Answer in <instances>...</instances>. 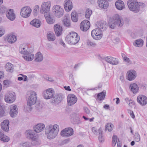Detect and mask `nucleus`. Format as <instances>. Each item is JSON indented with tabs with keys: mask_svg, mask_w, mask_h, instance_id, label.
<instances>
[{
	"mask_svg": "<svg viewBox=\"0 0 147 147\" xmlns=\"http://www.w3.org/2000/svg\"><path fill=\"white\" fill-rule=\"evenodd\" d=\"M59 130V126L57 124L48 125L45 129V133L48 138H55L57 136Z\"/></svg>",
	"mask_w": 147,
	"mask_h": 147,
	"instance_id": "1",
	"label": "nucleus"
},
{
	"mask_svg": "<svg viewBox=\"0 0 147 147\" xmlns=\"http://www.w3.org/2000/svg\"><path fill=\"white\" fill-rule=\"evenodd\" d=\"M124 24V22L122 18L119 15H114L111 18L109 22V25L111 29H114L117 26L121 27Z\"/></svg>",
	"mask_w": 147,
	"mask_h": 147,
	"instance_id": "2",
	"label": "nucleus"
},
{
	"mask_svg": "<svg viewBox=\"0 0 147 147\" xmlns=\"http://www.w3.org/2000/svg\"><path fill=\"white\" fill-rule=\"evenodd\" d=\"M127 4L129 10L135 13H137L140 8H143L145 6V4L138 3L137 0H128Z\"/></svg>",
	"mask_w": 147,
	"mask_h": 147,
	"instance_id": "3",
	"label": "nucleus"
},
{
	"mask_svg": "<svg viewBox=\"0 0 147 147\" xmlns=\"http://www.w3.org/2000/svg\"><path fill=\"white\" fill-rule=\"evenodd\" d=\"M65 39L69 44L75 45L78 42L80 37L77 33L71 32L66 36Z\"/></svg>",
	"mask_w": 147,
	"mask_h": 147,
	"instance_id": "4",
	"label": "nucleus"
},
{
	"mask_svg": "<svg viewBox=\"0 0 147 147\" xmlns=\"http://www.w3.org/2000/svg\"><path fill=\"white\" fill-rule=\"evenodd\" d=\"M27 99V105L29 106L34 105L36 101V94L33 91L27 92L26 95Z\"/></svg>",
	"mask_w": 147,
	"mask_h": 147,
	"instance_id": "5",
	"label": "nucleus"
},
{
	"mask_svg": "<svg viewBox=\"0 0 147 147\" xmlns=\"http://www.w3.org/2000/svg\"><path fill=\"white\" fill-rule=\"evenodd\" d=\"M53 11L55 16L57 18L62 17L64 14L63 9L58 5H55L53 6Z\"/></svg>",
	"mask_w": 147,
	"mask_h": 147,
	"instance_id": "6",
	"label": "nucleus"
},
{
	"mask_svg": "<svg viewBox=\"0 0 147 147\" xmlns=\"http://www.w3.org/2000/svg\"><path fill=\"white\" fill-rule=\"evenodd\" d=\"M51 3L50 1H48L47 2H43L41 5L40 11L41 13H44V15L45 13H49Z\"/></svg>",
	"mask_w": 147,
	"mask_h": 147,
	"instance_id": "7",
	"label": "nucleus"
},
{
	"mask_svg": "<svg viewBox=\"0 0 147 147\" xmlns=\"http://www.w3.org/2000/svg\"><path fill=\"white\" fill-rule=\"evenodd\" d=\"M16 98V96L14 92H9L5 95L4 100L6 102L11 103L14 101Z\"/></svg>",
	"mask_w": 147,
	"mask_h": 147,
	"instance_id": "8",
	"label": "nucleus"
},
{
	"mask_svg": "<svg viewBox=\"0 0 147 147\" xmlns=\"http://www.w3.org/2000/svg\"><path fill=\"white\" fill-rule=\"evenodd\" d=\"M31 11L32 9L29 7H24L21 9L20 15L23 18H28L30 16Z\"/></svg>",
	"mask_w": 147,
	"mask_h": 147,
	"instance_id": "9",
	"label": "nucleus"
},
{
	"mask_svg": "<svg viewBox=\"0 0 147 147\" xmlns=\"http://www.w3.org/2000/svg\"><path fill=\"white\" fill-rule=\"evenodd\" d=\"M102 30L98 28L93 30L91 32V34L92 37L96 40L100 39L102 37Z\"/></svg>",
	"mask_w": 147,
	"mask_h": 147,
	"instance_id": "10",
	"label": "nucleus"
},
{
	"mask_svg": "<svg viewBox=\"0 0 147 147\" xmlns=\"http://www.w3.org/2000/svg\"><path fill=\"white\" fill-rule=\"evenodd\" d=\"M27 137L29 139H31L33 141L38 142L37 136L34 131L32 130H28L26 131Z\"/></svg>",
	"mask_w": 147,
	"mask_h": 147,
	"instance_id": "11",
	"label": "nucleus"
},
{
	"mask_svg": "<svg viewBox=\"0 0 147 147\" xmlns=\"http://www.w3.org/2000/svg\"><path fill=\"white\" fill-rule=\"evenodd\" d=\"M60 134L63 137H69L73 135L74 131L71 127L67 128L63 130Z\"/></svg>",
	"mask_w": 147,
	"mask_h": 147,
	"instance_id": "12",
	"label": "nucleus"
},
{
	"mask_svg": "<svg viewBox=\"0 0 147 147\" xmlns=\"http://www.w3.org/2000/svg\"><path fill=\"white\" fill-rule=\"evenodd\" d=\"M90 26L89 21L87 20L83 21L80 24L81 30L84 32H86Z\"/></svg>",
	"mask_w": 147,
	"mask_h": 147,
	"instance_id": "13",
	"label": "nucleus"
},
{
	"mask_svg": "<svg viewBox=\"0 0 147 147\" xmlns=\"http://www.w3.org/2000/svg\"><path fill=\"white\" fill-rule=\"evenodd\" d=\"M43 94L45 98L49 99L53 98L54 92L53 89L49 88L46 91L44 92Z\"/></svg>",
	"mask_w": 147,
	"mask_h": 147,
	"instance_id": "14",
	"label": "nucleus"
},
{
	"mask_svg": "<svg viewBox=\"0 0 147 147\" xmlns=\"http://www.w3.org/2000/svg\"><path fill=\"white\" fill-rule=\"evenodd\" d=\"M77 99L76 96L73 94H69L67 97V102L69 105H71L75 104Z\"/></svg>",
	"mask_w": 147,
	"mask_h": 147,
	"instance_id": "15",
	"label": "nucleus"
},
{
	"mask_svg": "<svg viewBox=\"0 0 147 147\" xmlns=\"http://www.w3.org/2000/svg\"><path fill=\"white\" fill-rule=\"evenodd\" d=\"M137 102L141 105L144 106L147 103V98L144 95H140L137 97Z\"/></svg>",
	"mask_w": 147,
	"mask_h": 147,
	"instance_id": "16",
	"label": "nucleus"
},
{
	"mask_svg": "<svg viewBox=\"0 0 147 147\" xmlns=\"http://www.w3.org/2000/svg\"><path fill=\"white\" fill-rule=\"evenodd\" d=\"M7 18L11 21H13L16 18V15L13 9H8L6 13Z\"/></svg>",
	"mask_w": 147,
	"mask_h": 147,
	"instance_id": "17",
	"label": "nucleus"
},
{
	"mask_svg": "<svg viewBox=\"0 0 147 147\" xmlns=\"http://www.w3.org/2000/svg\"><path fill=\"white\" fill-rule=\"evenodd\" d=\"M127 79L129 81L134 80L136 77L137 74L136 72L134 70H130L127 72Z\"/></svg>",
	"mask_w": 147,
	"mask_h": 147,
	"instance_id": "18",
	"label": "nucleus"
},
{
	"mask_svg": "<svg viewBox=\"0 0 147 147\" xmlns=\"http://www.w3.org/2000/svg\"><path fill=\"white\" fill-rule=\"evenodd\" d=\"M18 109L16 105H11L10 107L9 114L10 116L14 117L17 115Z\"/></svg>",
	"mask_w": 147,
	"mask_h": 147,
	"instance_id": "19",
	"label": "nucleus"
},
{
	"mask_svg": "<svg viewBox=\"0 0 147 147\" xmlns=\"http://www.w3.org/2000/svg\"><path fill=\"white\" fill-rule=\"evenodd\" d=\"M104 59L107 62L112 65H116L119 63L117 59L111 56L106 57H105Z\"/></svg>",
	"mask_w": 147,
	"mask_h": 147,
	"instance_id": "20",
	"label": "nucleus"
},
{
	"mask_svg": "<svg viewBox=\"0 0 147 147\" xmlns=\"http://www.w3.org/2000/svg\"><path fill=\"white\" fill-rule=\"evenodd\" d=\"M96 24L97 27L102 31L105 30L107 27V24L106 22L104 21L97 22Z\"/></svg>",
	"mask_w": 147,
	"mask_h": 147,
	"instance_id": "21",
	"label": "nucleus"
},
{
	"mask_svg": "<svg viewBox=\"0 0 147 147\" xmlns=\"http://www.w3.org/2000/svg\"><path fill=\"white\" fill-rule=\"evenodd\" d=\"M9 43L12 44L15 42L17 40L16 37L13 34H9L6 37L5 39Z\"/></svg>",
	"mask_w": 147,
	"mask_h": 147,
	"instance_id": "22",
	"label": "nucleus"
},
{
	"mask_svg": "<svg viewBox=\"0 0 147 147\" xmlns=\"http://www.w3.org/2000/svg\"><path fill=\"white\" fill-rule=\"evenodd\" d=\"M45 127V126L44 124L39 123L34 126V130L36 133H39L43 130Z\"/></svg>",
	"mask_w": 147,
	"mask_h": 147,
	"instance_id": "23",
	"label": "nucleus"
},
{
	"mask_svg": "<svg viewBox=\"0 0 147 147\" xmlns=\"http://www.w3.org/2000/svg\"><path fill=\"white\" fill-rule=\"evenodd\" d=\"M64 6L67 11H71L72 8V3L70 0H66L64 2Z\"/></svg>",
	"mask_w": 147,
	"mask_h": 147,
	"instance_id": "24",
	"label": "nucleus"
},
{
	"mask_svg": "<svg viewBox=\"0 0 147 147\" xmlns=\"http://www.w3.org/2000/svg\"><path fill=\"white\" fill-rule=\"evenodd\" d=\"M2 129L4 131L8 132L9 131V122L8 120H4L1 124Z\"/></svg>",
	"mask_w": 147,
	"mask_h": 147,
	"instance_id": "25",
	"label": "nucleus"
},
{
	"mask_svg": "<svg viewBox=\"0 0 147 147\" xmlns=\"http://www.w3.org/2000/svg\"><path fill=\"white\" fill-rule=\"evenodd\" d=\"M98 3L100 7L105 9H107L109 5L108 2L106 0H98Z\"/></svg>",
	"mask_w": 147,
	"mask_h": 147,
	"instance_id": "26",
	"label": "nucleus"
},
{
	"mask_svg": "<svg viewBox=\"0 0 147 147\" xmlns=\"http://www.w3.org/2000/svg\"><path fill=\"white\" fill-rule=\"evenodd\" d=\"M54 30L56 35L58 36H60L62 33V28L60 25L56 24L54 27Z\"/></svg>",
	"mask_w": 147,
	"mask_h": 147,
	"instance_id": "27",
	"label": "nucleus"
},
{
	"mask_svg": "<svg viewBox=\"0 0 147 147\" xmlns=\"http://www.w3.org/2000/svg\"><path fill=\"white\" fill-rule=\"evenodd\" d=\"M46 21L48 24H52L55 23V19L52 17H51L49 13H45L44 15Z\"/></svg>",
	"mask_w": 147,
	"mask_h": 147,
	"instance_id": "28",
	"label": "nucleus"
},
{
	"mask_svg": "<svg viewBox=\"0 0 147 147\" xmlns=\"http://www.w3.org/2000/svg\"><path fill=\"white\" fill-rule=\"evenodd\" d=\"M115 4L116 8L119 10H122L125 8L124 3L121 0L116 1Z\"/></svg>",
	"mask_w": 147,
	"mask_h": 147,
	"instance_id": "29",
	"label": "nucleus"
},
{
	"mask_svg": "<svg viewBox=\"0 0 147 147\" xmlns=\"http://www.w3.org/2000/svg\"><path fill=\"white\" fill-rule=\"evenodd\" d=\"M63 98L62 95L61 94L56 95L53 97L52 102L53 103H59L62 100Z\"/></svg>",
	"mask_w": 147,
	"mask_h": 147,
	"instance_id": "30",
	"label": "nucleus"
},
{
	"mask_svg": "<svg viewBox=\"0 0 147 147\" xmlns=\"http://www.w3.org/2000/svg\"><path fill=\"white\" fill-rule=\"evenodd\" d=\"M129 88L130 89L131 92L133 93H136L138 90V87L136 84L135 83L131 84H130L129 86Z\"/></svg>",
	"mask_w": 147,
	"mask_h": 147,
	"instance_id": "31",
	"label": "nucleus"
},
{
	"mask_svg": "<svg viewBox=\"0 0 147 147\" xmlns=\"http://www.w3.org/2000/svg\"><path fill=\"white\" fill-rule=\"evenodd\" d=\"M9 140V138L5 135L2 130H0V140L3 142H7Z\"/></svg>",
	"mask_w": 147,
	"mask_h": 147,
	"instance_id": "32",
	"label": "nucleus"
},
{
	"mask_svg": "<svg viewBox=\"0 0 147 147\" xmlns=\"http://www.w3.org/2000/svg\"><path fill=\"white\" fill-rule=\"evenodd\" d=\"M63 23L65 26L67 27L70 26V20L69 17L67 16H64L63 20Z\"/></svg>",
	"mask_w": 147,
	"mask_h": 147,
	"instance_id": "33",
	"label": "nucleus"
},
{
	"mask_svg": "<svg viewBox=\"0 0 147 147\" xmlns=\"http://www.w3.org/2000/svg\"><path fill=\"white\" fill-rule=\"evenodd\" d=\"M30 24L36 28L39 27L40 26V22L39 20L37 19H34L32 21Z\"/></svg>",
	"mask_w": 147,
	"mask_h": 147,
	"instance_id": "34",
	"label": "nucleus"
},
{
	"mask_svg": "<svg viewBox=\"0 0 147 147\" xmlns=\"http://www.w3.org/2000/svg\"><path fill=\"white\" fill-rule=\"evenodd\" d=\"M43 59V56L42 54L40 52H38L36 55L35 61L36 62L41 61Z\"/></svg>",
	"mask_w": 147,
	"mask_h": 147,
	"instance_id": "35",
	"label": "nucleus"
},
{
	"mask_svg": "<svg viewBox=\"0 0 147 147\" xmlns=\"http://www.w3.org/2000/svg\"><path fill=\"white\" fill-rule=\"evenodd\" d=\"M144 41L141 39H138L135 40L133 44L135 46L138 47H140L142 46L143 45Z\"/></svg>",
	"mask_w": 147,
	"mask_h": 147,
	"instance_id": "36",
	"label": "nucleus"
},
{
	"mask_svg": "<svg viewBox=\"0 0 147 147\" xmlns=\"http://www.w3.org/2000/svg\"><path fill=\"white\" fill-rule=\"evenodd\" d=\"M23 57L27 61H31L33 59L34 57V55L33 54H30L29 53L28 54H27L26 55L23 56Z\"/></svg>",
	"mask_w": 147,
	"mask_h": 147,
	"instance_id": "37",
	"label": "nucleus"
},
{
	"mask_svg": "<svg viewBox=\"0 0 147 147\" xmlns=\"http://www.w3.org/2000/svg\"><path fill=\"white\" fill-rule=\"evenodd\" d=\"M106 91L104 90L98 94L97 96V99L100 100H102L104 99Z\"/></svg>",
	"mask_w": 147,
	"mask_h": 147,
	"instance_id": "38",
	"label": "nucleus"
},
{
	"mask_svg": "<svg viewBox=\"0 0 147 147\" xmlns=\"http://www.w3.org/2000/svg\"><path fill=\"white\" fill-rule=\"evenodd\" d=\"M47 36V39L50 41H53L55 39V35L52 32H48Z\"/></svg>",
	"mask_w": 147,
	"mask_h": 147,
	"instance_id": "39",
	"label": "nucleus"
},
{
	"mask_svg": "<svg viewBox=\"0 0 147 147\" xmlns=\"http://www.w3.org/2000/svg\"><path fill=\"white\" fill-rule=\"evenodd\" d=\"M98 132L99 133L98 140L100 142H103L104 141V139L102 136V129L100 128L98 130Z\"/></svg>",
	"mask_w": 147,
	"mask_h": 147,
	"instance_id": "40",
	"label": "nucleus"
},
{
	"mask_svg": "<svg viewBox=\"0 0 147 147\" xmlns=\"http://www.w3.org/2000/svg\"><path fill=\"white\" fill-rule=\"evenodd\" d=\"M13 65L10 63H8L6 64L5 68L7 71L12 72L13 71Z\"/></svg>",
	"mask_w": 147,
	"mask_h": 147,
	"instance_id": "41",
	"label": "nucleus"
},
{
	"mask_svg": "<svg viewBox=\"0 0 147 147\" xmlns=\"http://www.w3.org/2000/svg\"><path fill=\"white\" fill-rule=\"evenodd\" d=\"M71 17L72 21L74 22H76L78 21V15L76 12H73L71 13Z\"/></svg>",
	"mask_w": 147,
	"mask_h": 147,
	"instance_id": "42",
	"label": "nucleus"
},
{
	"mask_svg": "<svg viewBox=\"0 0 147 147\" xmlns=\"http://www.w3.org/2000/svg\"><path fill=\"white\" fill-rule=\"evenodd\" d=\"M113 125L111 123H108L105 126V130H108L109 131H111L113 130Z\"/></svg>",
	"mask_w": 147,
	"mask_h": 147,
	"instance_id": "43",
	"label": "nucleus"
},
{
	"mask_svg": "<svg viewBox=\"0 0 147 147\" xmlns=\"http://www.w3.org/2000/svg\"><path fill=\"white\" fill-rule=\"evenodd\" d=\"M92 13V10L90 9H87L86 11L85 17L87 19H89Z\"/></svg>",
	"mask_w": 147,
	"mask_h": 147,
	"instance_id": "44",
	"label": "nucleus"
},
{
	"mask_svg": "<svg viewBox=\"0 0 147 147\" xmlns=\"http://www.w3.org/2000/svg\"><path fill=\"white\" fill-rule=\"evenodd\" d=\"M8 9L5 6L2 5L0 6V14H2L6 12H7Z\"/></svg>",
	"mask_w": 147,
	"mask_h": 147,
	"instance_id": "45",
	"label": "nucleus"
},
{
	"mask_svg": "<svg viewBox=\"0 0 147 147\" xmlns=\"http://www.w3.org/2000/svg\"><path fill=\"white\" fill-rule=\"evenodd\" d=\"M87 44L88 45L94 47L96 45V44L93 41L89 40H87Z\"/></svg>",
	"mask_w": 147,
	"mask_h": 147,
	"instance_id": "46",
	"label": "nucleus"
},
{
	"mask_svg": "<svg viewBox=\"0 0 147 147\" xmlns=\"http://www.w3.org/2000/svg\"><path fill=\"white\" fill-rule=\"evenodd\" d=\"M6 115V114L5 113V111L1 105L0 106V117H2Z\"/></svg>",
	"mask_w": 147,
	"mask_h": 147,
	"instance_id": "47",
	"label": "nucleus"
},
{
	"mask_svg": "<svg viewBox=\"0 0 147 147\" xmlns=\"http://www.w3.org/2000/svg\"><path fill=\"white\" fill-rule=\"evenodd\" d=\"M135 140L136 142H139L140 140V135L138 132H136L135 134Z\"/></svg>",
	"mask_w": 147,
	"mask_h": 147,
	"instance_id": "48",
	"label": "nucleus"
},
{
	"mask_svg": "<svg viewBox=\"0 0 147 147\" xmlns=\"http://www.w3.org/2000/svg\"><path fill=\"white\" fill-rule=\"evenodd\" d=\"M81 123L80 119L76 117L73 119V123L74 124H79Z\"/></svg>",
	"mask_w": 147,
	"mask_h": 147,
	"instance_id": "49",
	"label": "nucleus"
},
{
	"mask_svg": "<svg viewBox=\"0 0 147 147\" xmlns=\"http://www.w3.org/2000/svg\"><path fill=\"white\" fill-rule=\"evenodd\" d=\"M121 56L124 61L127 63H129L130 62L129 59L124 54L121 53Z\"/></svg>",
	"mask_w": 147,
	"mask_h": 147,
	"instance_id": "50",
	"label": "nucleus"
},
{
	"mask_svg": "<svg viewBox=\"0 0 147 147\" xmlns=\"http://www.w3.org/2000/svg\"><path fill=\"white\" fill-rule=\"evenodd\" d=\"M22 146L24 147H30L32 146V144L30 142H27L23 143Z\"/></svg>",
	"mask_w": 147,
	"mask_h": 147,
	"instance_id": "51",
	"label": "nucleus"
},
{
	"mask_svg": "<svg viewBox=\"0 0 147 147\" xmlns=\"http://www.w3.org/2000/svg\"><path fill=\"white\" fill-rule=\"evenodd\" d=\"M10 83V81L8 80H5L3 81L4 85L6 87L9 86Z\"/></svg>",
	"mask_w": 147,
	"mask_h": 147,
	"instance_id": "52",
	"label": "nucleus"
},
{
	"mask_svg": "<svg viewBox=\"0 0 147 147\" xmlns=\"http://www.w3.org/2000/svg\"><path fill=\"white\" fill-rule=\"evenodd\" d=\"M5 31V29L3 27H0V37L4 34Z\"/></svg>",
	"mask_w": 147,
	"mask_h": 147,
	"instance_id": "53",
	"label": "nucleus"
},
{
	"mask_svg": "<svg viewBox=\"0 0 147 147\" xmlns=\"http://www.w3.org/2000/svg\"><path fill=\"white\" fill-rule=\"evenodd\" d=\"M39 6L38 5H36L34 7V12L35 13H36L39 11Z\"/></svg>",
	"mask_w": 147,
	"mask_h": 147,
	"instance_id": "54",
	"label": "nucleus"
},
{
	"mask_svg": "<svg viewBox=\"0 0 147 147\" xmlns=\"http://www.w3.org/2000/svg\"><path fill=\"white\" fill-rule=\"evenodd\" d=\"M112 142H117V137L116 135H113L112 137Z\"/></svg>",
	"mask_w": 147,
	"mask_h": 147,
	"instance_id": "55",
	"label": "nucleus"
},
{
	"mask_svg": "<svg viewBox=\"0 0 147 147\" xmlns=\"http://www.w3.org/2000/svg\"><path fill=\"white\" fill-rule=\"evenodd\" d=\"M20 50V53H22V54H24V55H27V54H28V53H29V52L27 51L26 50V49H25V50H24V51H22V50Z\"/></svg>",
	"mask_w": 147,
	"mask_h": 147,
	"instance_id": "56",
	"label": "nucleus"
},
{
	"mask_svg": "<svg viewBox=\"0 0 147 147\" xmlns=\"http://www.w3.org/2000/svg\"><path fill=\"white\" fill-rule=\"evenodd\" d=\"M130 116L132 118L134 119L135 118V116L132 111H130Z\"/></svg>",
	"mask_w": 147,
	"mask_h": 147,
	"instance_id": "57",
	"label": "nucleus"
},
{
	"mask_svg": "<svg viewBox=\"0 0 147 147\" xmlns=\"http://www.w3.org/2000/svg\"><path fill=\"white\" fill-rule=\"evenodd\" d=\"M4 77V73L2 71H0V79Z\"/></svg>",
	"mask_w": 147,
	"mask_h": 147,
	"instance_id": "58",
	"label": "nucleus"
},
{
	"mask_svg": "<svg viewBox=\"0 0 147 147\" xmlns=\"http://www.w3.org/2000/svg\"><path fill=\"white\" fill-rule=\"evenodd\" d=\"M84 110L85 112L87 113V114H89L90 113V111L88 109L87 107H84Z\"/></svg>",
	"mask_w": 147,
	"mask_h": 147,
	"instance_id": "59",
	"label": "nucleus"
},
{
	"mask_svg": "<svg viewBox=\"0 0 147 147\" xmlns=\"http://www.w3.org/2000/svg\"><path fill=\"white\" fill-rule=\"evenodd\" d=\"M92 131L94 134L97 132V129L94 127H93L92 128Z\"/></svg>",
	"mask_w": 147,
	"mask_h": 147,
	"instance_id": "60",
	"label": "nucleus"
},
{
	"mask_svg": "<svg viewBox=\"0 0 147 147\" xmlns=\"http://www.w3.org/2000/svg\"><path fill=\"white\" fill-rule=\"evenodd\" d=\"M128 105L130 106H131L132 105H134V102H133V101L131 100V99L130 100V101L129 102V104Z\"/></svg>",
	"mask_w": 147,
	"mask_h": 147,
	"instance_id": "61",
	"label": "nucleus"
},
{
	"mask_svg": "<svg viewBox=\"0 0 147 147\" xmlns=\"http://www.w3.org/2000/svg\"><path fill=\"white\" fill-rule=\"evenodd\" d=\"M64 88H65V90H67L69 91H71V89L70 88V87L69 86L67 87L66 86H64Z\"/></svg>",
	"mask_w": 147,
	"mask_h": 147,
	"instance_id": "62",
	"label": "nucleus"
},
{
	"mask_svg": "<svg viewBox=\"0 0 147 147\" xmlns=\"http://www.w3.org/2000/svg\"><path fill=\"white\" fill-rule=\"evenodd\" d=\"M130 100V99H129L128 98H126L125 99V100L128 104H129V102Z\"/></svg>",
	"mask_w": 147,
	"mask_h": 147,
	"instance_id": "63",
	"label": "nucleus"
},
{
	"mask_svg": "<svg viewBox=\"0 0 147 147\" xmlns=\"http://www.w3.org/2000/svg\"><path fill=\"white\" fill-rule=\"evenodd\" d=\"M104 108L106 109H109V105H105L104 106Z\"/></svg>",
	"mask_w": 147,
	"mask_h": 147,
	"instance_id": "64",
	"label": "nucleus"
}]
</instances>
